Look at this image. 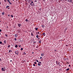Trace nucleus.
Listing matches in <instances>:
<instances>
[{"label": "nucleus", "instance_id": "ea45409f", "mask_svg": "<svg viewBox=\"0 0 73 73\" xmlns=\"http://www.w3.org/2000/svg\"><path fill=\"white\" fill-rule=\"evenodd\" d=\"M36 42H34V43H36Z\"/></svg>", "mask_w": 73, "mask_h": 73}, {"label": "nucleus", "instance_id": "603ef678", "mask_svg": "<svg viewBox=\"0 0 73 73\" xmlns=\"http://www.w3.org/2000/svg\"><path fill=\"white\" fill-rule=\"evenodd\" d=\"M60 0V1H62V0Z\"/></svg>", "mask_w": 73, "mask_h": 73}, {"label": "nucleus", "instance_id": "3c124183", "mask_svg": "<svg viewBox=\"0 0 73 73\" xmlns=\"http://www.w3.org/2000/svg\"><path fill=\"white\" fill-rule=\"evenodd\" d=\"M0 35H1V33H0Z\"/></svg>", "mask_w": 73, "mask_h": 73}, {"label": "nucleus", "instance_id": "2f4dec72", "mask_svg": "<svg viewBox=\"0 0 73 73\" xmlns=\"http://www.w3.org/2000/svg\"><path fill=\"white\" fill-rule=\"evenodd\" d=\"M15 41H16V40H17L16 39V38H15Z\"/></svg>", "mask_w": 73, "mask_h": 73}, {"label": "nucleus", "instance_id": "680f3d73", "mask_svg": "<svg viewBox=\"0 0 73 73\" xmlns=\"http://www.w3.org/2000/svg\"><path fill=\"white\" fill-rule=\"evenodd\" d=\"M13 1H14V0H13Z\"/></svg>", "mask_w": 73, "mask_h": 73}, {"label": "nucleus", "instance_id": "6e6d98bb", "mask_svg": "<svg viewBox=\"0 0 73 73\" xmlns=\"http://www.w3.org/2000/svg\"><path fill=\"white\" fill-rule=\"evenodd\" d=\"M44 1H45V0H43Z\"/></svg>", "mask_w": 73, "mask_h": 73}, {"label": "nucleus", "instance_id": "6e6552de", "mask_svg": "<svg viewBox=\"0 0 73 73\" xmlns=\"http://www.w3.org/2000/svg\"><path fill=\"white\" fill-rule=\"evenodd\" d=\"M15 37H17L18 36V34H15Z\"/></svg>", "mask_w": 73, "mask_h": 73}, {"label": "nucleus", "instance_id": "a878e982", "mask_svg": "<svg viewBox=\"0 0 73 73\" xmlns=\"http://www.w3.org/2000/svg\"><path fill=\"white\" fill-rule=\"evenodd\" d=\"M21 50H23V48H21Z\"/></svg>", "mask_w": 73, "mask_h": 73}, {"label": "nucleus", "instance_id": "9d476101", "mask_svg": "<svg viewBox=\"0 0 73 73\" xmlns=\"http://www.w3.org/2000/svg\"><path fill=\"white\" fill-rule=\"evenodd\" d=\"M38 42L40 43V44H41V40H39L38 41Z\"/></svg>", "mask_w": 73, "mask_h": 73}, {"label": "nucleus", "instance_id": "13d9d810", "mask_svg": "<svg viewBox=\"0 0 73 73\" xmlns=\"http://www.w3.org/2000/svg\"><path fill=\"white\" fill-rule=\"evenodd\" d=\"M17 0V1H18V0Z\"/></svg>", "mask_w": 73, "mask_h": 73}, {"label": "nucleus", "instance_id": "a211bd4d", "mask_svg": "<svg viewBox=\"0 0 73 73\" xmlns=\"http://www.w3.org/2000/svg\"><path fill=\"white\" fill-rule=\"evenodd\" d=\"M69 69H70V68H67L66 70V71H68V70H69Z\"/></svg>", "mask_w": 73, "mask_h": 73}, {"label": "nucleus", "instance_id": "37998d69", "mask_svg": "<svg viewBox=\"0 0 73 73\" xmlns=\"http://www.w3.org/2000/svg\"><path fill=\"white\" fill-rule=\"evenodd\" d=\"M38 34H39L40 33L39 32H38Z\"/></svg>", "mask_w": 73, "mask_h": 73}, {"label": "nucleus", "instance_id": "bb28decb", "mask_svg": "<svg viewBox=\"0 0 73 73\" xmlns=\"http://www.w3.org/2000/svg\"><path fill=\"white\" fill-rule=\"evenodd\" d=\"M27 4H28V3H25V5H27Z\"/></svg>", "mask_w": 73, "mask_h": 73}, {"label": "nucleus", "instance_id": "052dcab7", "mask_svg": "<svg viewBox=\"0 0 73 73\" xmlns=\"http://www.w3.org/2000/svg\"><path fill=\"white\" fill-rule=\"evenodd\" d=\"M27 0H25V1H26Z\"/></svg>", "mask_w": 73, "mask_h": 73}, {"label": "nucleus", "instance_id": "8fccbe9b", "mask_svg": "<svg viewBox=\"0 0 73 73\" xmlns=\"http://www.w3.org/2000/svg\"><path fill=\"white\" fill-rule=\"evenodd\" d=\"M0 60H1V59H0Z\"/></svg>", "mask_w": 73, "mask_h": 73}, {"label": "nucleus", "instance_id": "7c9ffc66", "mask_svg": "<svg viewBox=\"0 0 73 73\" xmlns=\"http://www.w3.org/2000/svg\"><path fill=\"white\" fill-rule=\"evenodd\" d=\"M1 31H2V30L1 29H0V32H1Z\"/></svg>", "mask_w": 73, "mask_h": 73}, {"label": "nucleus", "instance_id": "4d7b16f0", "mask_svg": "<svg viewBox=\"0 0 73 73\" xmlns=\"http://www.w3.org/2000/svg\"><path fill=\"white\" fill-rule=\"evenodd\" d=\"M29 6H30H30H31V5H29Z\"/></svg>", "mask_w": 73, "mask_h": 73}, {"label": "nucleus", "instance_id": "72a5a7b5", "mask_svg": "<svg viewBox=\"0 0 73 73\" xmlns=\"http://www.w3.org/2000/svg\"><path fill=\"white\" fill-rule=\"evenodd\" d=\"M34 63L35 64H37V63H36V62H34Z\"/></svg>", "mask_w": 73, "mask_h": 73}, {"label": "nucleus", "instance_id": "6ab92c4d", "mask_svg": "<svg viewBox=\"0 0 73 73\" xmlns=\"http://www.w3.org/2000/svg\"><path fill=\"white\" fill-rule=\"evenodd\" d=\"M4 13H4V12L2 13V14L3 15H4Z\"/></svg>", "mask_w": 73, "mask_h": 73}, {"label": "nucleus", "instance_id": "f8f14e48", "mask_svg": "<svg viewBox=\"0 0 73 73\" xmlns=\"http://www.w3.org/2000/svg\"><path fill=\"white\" fill-rule=\"evenodd\" d=\"M18 25L19 27H21V25L19 24H18Z\"/></svg>", "mask_w": 73, "mask_h": 73}, {"label": "nucleus", "instance_id": "4c0bfd02", "mask_svg": "<svg viewBox=\"0 0 73 73\" xmlns=\"http://www.w3.org/2000/svg\"><path fill=\"white\" fill-rule=\"evenodd\" d=\"M1 4V1H0V4Z\"/></svg>", "mask_w": 73, "mask_h": 73}, {"label": "nucleus", "instance_id": "0e129e2a", "mask_svg": "<svg viewBox=\"0 0 73 73\" xmlns=\"http://www.w3.org/2000/svg\"><path fill=\"white\" fill-rule=\"evenodd\" d=\"M39 38H38V39H39Z\"/></svg>", "mask_w": 73, "mask_h": 73}, {"label": "nucleus", "instance_id": "dca6fc26", "mask_svg": "<svg viewBox=\"0 0 73 73\" xmlns=\"http://www.w3.org/2000/svg\"><path fill=\"white\" fill-rule=\"evenodd\" d=\"M6 42H7V41L6 40H4V42L5 44H6Z\"/></svg>", "mask_w": 73, "mask_h": 73}, {"label": "nucleus", "instance_id": "b1692460", "mask_svg": "<svg viewBox=\"0 0 73 73\" xmlns=\"http://www.w3.org/2000/svg\"><path fill=\"white\" fill-rule=\"evenodd\" d=\"M23 54H25V55L26 54V53H25V52H24Z\"/></svg>", "mask_w": 73, "mask_h": 73}, {"label": "nucleus", "instance_id": "864d4df0", "mask_svg": "<svg viewBox=\"0 0 73 73\" xmlns=\"http://www.w3.org/2000/svg\"><path fill=\"white\" fill-rule=\"evenodd\" d=\"M67 64H68V62H67Z\"/></svg>", "mask_w": 73, "mask_h": 73}, {"label": "nucleus", "instance_id": "4be33fe9", "mask_svg": "<svg viewBox=\"0 0 73 73\" xmlns=\"http://www.w3.org/2000/svg\"><path fill=\"white\" fill-rule=\"evenodd\" d=\"M35 29L36 31H37L38 30V28H35Z\"/></svg>", "mask_w": 73, "mask_h": 73}, {"label": "nucleus", "instance_id": "7ed1b4c3", "mask_svg": "<svg viewBox=\"0 0 73 73\" xmlns=\"http://www.w3.org/2000/svg\"><path fill=\"white\" fill-rule=\"evenodd\" d=\"M31 35L32 36H34V33L33 32H31Z\"/></svg>", "mask_w": 73, "mask_h": 73}, {"label": "nucleus", "instance_id": "20e7f679", "mask_svg": "<svg viewBox=\"0 0 73 73\" xmlns=\"http://www.w3.org/2000/svg\"><path fill=\"white\" fill-rule=\"evenodd\" d=\"M7 1L8 2V3H9L10 4H12V3H11V2H10L9 0H7Z\"/></svg>", "mask_w": 73, "mask_h": 73}, {"label": "nucleus", "instance_id": "ddd939ff", "mask_svg": "<svg viewBox=\"0 0 73 73\" xmlns=\"http://www.w3.org/2000/svg\"><path fill=\"white\" fill-rule=\"evenodd\" d=\"M41 56H44V54H41Z\"/></svg>", "mask_w": 73, "mask_h": 73}, {"label": "nucleus", "instance_id": "de8ad7c7", "mask_svg": "<svg viewBox=\"0 0 73 73\" xmlns=\"http://www.w3.org/2000/svg\"><path fill=\"white\" fill-rule=\"evenodd\" d=\"M32 53L33 54V53H34L33 52Z\"/></svg>", "mask_w": 73, "mask_h": 73}, {"label": "nucleus", "instance_id": "49530a36", "mask_svg": "<svg viewBox=\"0 0 73 73\" xmlns=\"http://www.w3.org/2000/svg\"><path fill=\"white\" fill-rule=\"evenodd\" d=\"M31 3H33V1Z\"/></svg>", "mask_w": 73, "mask_h": 73}, {"label": "nucleus", "instance_id": "f03ea898", "mask_svg": "<svg viewBox=\"0 0 73 73\" xmlns=\"http://www.w3.org/2000/svg\"><path fill=\"white\" fill-rule=\"evenodd\" d=\"M15 54H17V55H18L19 54V52H18V51H15Z\"/></svg>", "mask_w": 73, "mask_h": 73}, {"label": "nucleus", "instance_id": "f3484780", "mask_svg": "<svg viewBox=\"0 0 73 73\" xmlns=\"http://www.w3.org/2000/svg\"><path fill=\"white\" fill-rule=\"evenodd\" d=\"M15 48H17V47H18L17 45H15Z\"/></svg>", "mask_w": 73, "mask_h": 73}, {"label": "nucleus", "instance_id": "4468645a", "mask_svg": "<svg viewBox=\"0 0 73 73\" xmlns=\"http://www.w3.org/2000/svg\"><path fill=\"white\" fill-rule=\"evenodd\" d=\"M43 35L44 36H45V33H43Z\"/></svg>", "mask_w": 73, "mask_h": 73}, {"label": "nucleus", "instance_id": "aec40b11", "mask_svg": "<svg viewBox=\"0 0 73 73\" xmlns=\"http://www.w3.org/2000/svg\"><path fill=\"white\" fill-rule=\"evenodd\" d=\"M36 38H38V35H37L36 36Z\"/></svg>", "mask_w": 73, "mask_h": 73}, {"label": "nucleus", "instance_id": "9b49d317", "mask_svg": "<svg viewBox=\"0 0 73 73\" xmlns=\"http://www.w3.org/2000/svg\"><path fill=\"white\" fill-rule=\"evenodd\" d=\"M42 28H44V27H45V25H42Z\"/></svg>", "mask_w": 73, "mask_h": 73}, {"label": "nucleus", "instance_id": "2eb2a0df", "mask_svg": "<svg viewBox=\"0 0 73 73\" xmlns=\"http://www.w3.org/2000/svg\"><path fill=\"white\" fill-rule=\"evenodd\" d=\"M67 28H66L65 29L64 31H65V32H66V30H67Z\"/></svg>", "mask_w": 73, "mask_h": 73}, {"label": "nucleus", "instance_id": "393cba45", "mask_svg": "<svg viewBox=\"0 0 73 73\" xmlns=\"http://www.w3.org/2000/svg\"><path fill=\"white\" fill-rule=\"evenodd\" d=\"M5 35L6 37H7L8 36V35H7V34H5Z\"/></svg>", "mask_w": 73, "mask_h": 73}, {"label": "nucleus", "instance_id": "a18cd8bd", "mask_svg": "<svg viewBox=\"0 0 73 73\" xmlns=\"http://www.w3.org/2000/svg\"><path fill=\"white\" fill-rule=\"evenodd\" d=\"M56 52V50H55V52Z\"/></svg>", "mask_w": 73, "mask_h": 73}, {"label": "nucleus", "instance_id": "f257e3e1", "mask_svg": "<svg viewBox=\"0 0 73 73\" xmlns=\"http://www.w3.org/2000/svg\"><path fill=\"white\" fill-rule=\"evenodd\" d=\"M38 66H40L41 65V62H39L38 64Z\"/></svg>", "mask_w": 73, "mask_h": 73}, {"label": "nucleus", "instance_id": "e2e57ef3", "mask_svg": "<svg viewBox=\"0 0 73 73\" xmlns=\"http://www.w3.org/2000/svg\"><path fill=\"white\" fill-rule=\"evenodd\" d=\"M0 22H1V21H0Z\"/></svg>", "mask_w": 73, "mask_h": 73}, {"label": "nucleus", "instance_id": "c03bdc74", "mask_svg": "<svg viewBox=\"0 0 73 73\" xmlns=\"http://www.w3.org/2000/svg\"><path fill=\"white\" fill-rule=\"evenodd\" d=\"M21 46L20 45L19 46V47H21Z\"/></svg>", "mask_w": 73, "mask_h": 73}, {"label": "nucleus", "instance_id": "c756f323", "mask_svg": "<svg viewBox=\"0 0 73 73\" xmlns=\"http://www.w3.org/2000/svg\"><path fill=\"white\" fill-rule=\"evenodd\" d=\"M2 44V42L1 41L0 42V44Z\"/></svg>", "mask_w": 73, "mask_h": 73}, {"label": "nucleus", "instance_id": "e433bc0d", "mask_svg": "<svg viewBox=\"0 0 73 73\" xmlns=\"http://www.w3.org/2000/svg\"><path fill=\"white\" fill-rule=\"evenodd\" d=\"M8 16H10V15H8Z\"/></svg>", "mask_w": 73, "mask_h": 73}, {"label": "nucleus", "instance_id": "58836bf2", "mask_svg": "<svg viewBox=\"0 0 73 73\" xmlns=\"http://www.w3.org/2000/svg\"><path fill=\"white\" fill-rule=\"evenodd\" d=\"M42 57H40V59H41L42 58Z\"/></svg>", "mask_w": 73, "mask_h": 73}, {"label": "nucleus", "instance_id": "412c9836", "mask_svg": "<svg viewBox=\"0 0 73 73\" xmlns=\"http://www.w3.org/2000/svg\"><path fill=\"white\" fill-rule=\"evenodd\" d=\"M9 52H12V51L11 50H9Z\"/></svg>", "mask_w": 73, "mask_h": 73}, {"label": "nucleus", "instance_id": "f704fd0d", "mask_svg": "<svg viewBox=\"0 0 73 73\" xmlns=\"http://www.w3.org/2000/svg\"><path fill=\"white\" fill-rule=\"evenodd\" d=\"M5 2H7V0H4Z\"/></svg>", "mask_w": 73, "mask_h": 73}, {"label": "nucleus", "instance_id": "5701e85b", "mask_svg": "<svg viewBox=\"0 0 73 73\" xmlns=\"http://www.w3.org/2000/svg\"><path fill=\"white\" fill-rule=\"evenodd\" d=\"M25 21H28V19H25Z\"/></svg>", "mask_w": 73, "mask_h": 73}, {"label": "nucleus", "instance_id": "473e14b6", "mask_svg": "<svg viewBox=\"0 0 73 73\" xmlns=\"http://www.w3.org/2000/svg\"><path fill=\"white\" fill-rule=\"evenodd\" d=\"M33 66H35V64H33Z\"/></svg>", "mask_w": 73, "mask_h": 73}, {"label": "nucleus", "instance_id": "5fc2aeb1", "mask_svg": "<svg viewBox=\"0 0 73 73\" xmlns=\"http://www.w3.org/2000/svg\"><path fill=\"white\" fill-rule=\"evenodd\" d=\"M29 8H30V6H29Z\"/></svg>", "mask_w": 73, "mask_h": 73}, {"label": "nucleus", "instance_id": "1a4fd4ad", "mask_svg": "<svg viewBox=\"0 0 73 73\" xmlns=\"http://www.w3.org/2000/svg\"><path fill=\"white\" fill-rule=\"evenodd\" d=\"M1 69L2 71H5V69H4V68H2Z\"/></svg>", "mask_w": 73, "mask_h": 73}, {"label": "nucleus", "instance_id": "c85d7f7f", "mask_svg": "<svg viewBox=\"0 0 73 73\" xmlns=\"http://www.w3.org/2000/svg\"><path fill=\"white\" fill-rule=\"evenodd\" d=\"M30 5H31V6H33V5L32 4V3L30 4Z\"/></svg>", "mask_w": 73, "mask_h": 73}, {"label": "nucleus", "instance_id": "39448f33", "mask_svg": "<svg viewBox=\"0 0 73 73\" xmlns=\"http://www.w3.org/2000/svg\"><path fill=\"white\" fill-rule=\"evenodd\" d=\"M56 62L57 65H58L60 64V62H58V61H56Z\"/></svg>", "mask_w": 73, "mask_h": 73}, {"label": "nucleus", "instance_id": "423d86ee", "mask_svg": "<svg viewBox=\"0 0 73 73\" xmlns=\"http://www.w3.org/2000/svg\"><path fill=\"white\" fill-rule=\"evenodd\" d=\"M6 8H7L8 9H10V8H9V6H7L6 7Z\"/></svg>", "mask_w": 73, "mask_h": 73}, {"label": "nucleus", "instance_id": "a19ab883", "mask_svg": "<svg viewBox=\"0 0 73 73\" xmlns=\"http://www.w3.org/2000/svg\"><path fill=\"white\" fill-rule=\"evenodd\" d=\"M37 62H38V60H37Z\"/></svg>", "mask_w": 73, "mask_h": 73}, {"label": "nucleus", "instance_id": "bf43d9fd", "mask_svg": "<svg viewBox=\"0 0 73 73\" xmlns=\"http://www.w3.org/2000/svg\"><path fill=\"white\" fill-rule=\"evenodd\" d=\"M29 1H31V0H29Z\"/></svg>", "mask_w": 73, "mask_h": 73}, {"label": "nucleus", "instance_id": "c9c22d12", "mask_svg": "<svg viewBox=\"0 0 73 73\" xmlns=\"http://www.w3.org/2000/svg\"><path fill=\"white\" fill-rule=\"evenodd\" d=\"M11 17H13V15H11Z\"/></svg>", "mask_w": 73, "mask_h": 73}, {"label": "nucleus", "instance_id": "0eeeda50", "mask_svg": "<svg viewBox=\"0 0 73 73\" xmlns=\"http://www.w3.org/2000/svg\"><path fill=\"white\" fill-rule=\"evenodd\" d=\"M67 1H68V2H70V3H72V0H68Z\"/></svg>", "mask_w": 73, "mask_h": 73}, {"label": "nucleus", "instance_id": "79ce46f5", "mask_svg": "<svg viewBox=\"0 0 73 73\" xmlns=\"http://www.w3.org/2000/svg\"><path fill=\"white\" fill-rule=\"evenodd\" d=\"M68 66H69L70 67V65H69Z\"/></svg>", "mask_w": 73, "mask_h": 73}, {"label": "nucleus", "instance_id": "09e8293b", "mask_svg": "<svg viewBox=\"0 0 73 73\" xmlns=\"http://www.w3.org/2000/svg\"><path fill=\"white\" fill-rule=\"evenodd\" d=\"M10 62H12V60H10Z\"/></svg>", "mask_w": 73, "mask_h": 73}, {"label": "nucleus", "instance_id": "cd10ccee", "mask_svg": "<svg viewBox=\"0 0 73 73\" xmlns=\"http://www.w3.org/2000/svg\"><path fill=\"white\" fill-rule=\"evenodd\" d=\"M8 48H10V45H9L8 46Z\"/></svg>", "mask_w": 73, "mask_h": 73}]
</instances>
